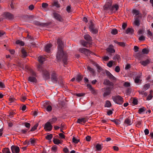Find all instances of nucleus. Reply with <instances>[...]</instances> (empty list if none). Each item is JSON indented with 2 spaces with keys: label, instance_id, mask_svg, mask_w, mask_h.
<instances>
[{
  "label": "nucleus",
  "instance_id": "5fc2aeb1",
  "mask_svg": "<svg viewBox=\"0 0 153 153\" xmlns=\"http://www.w3.org/2000/svg\"><path fill=\"white\" fill-rule=\"evenodd\" d=\"M35 23L36 25H39L41 26H44L45 24L43 23H41L40 22L38 21L35 22Z\"/></svg>",
  "mask_w": 153,
  "mask_h": 153
},
{
  "label": "nucleus",
  "instance_id": "2f4dec72",
  "mask_svg": "<svg viewBox=\"0 0 153 153\" xmlns=\"http://www.w3.org/2000/svg\"><path fill=\"white\" fill-rule=\"evenodd\" d=\"M16 43L17 44H19L22 46H23L24 45V43L23 42L20 40H17L16 41Z\"/></svg>",
  "mask_w": 153,
  "mask_h": 153
},
{
  "label": "nucleus",
  "instance_id": "f3484780",
  "mask_svg": "<svg viewBox=\"0 0 153 153\" xmlns=\"http://www.w3.org/2000/svg\"><path fill=\"white\" fill-rule=\"evenodd\" d=\"M119 7V5L117 4H115L112 6H111L110 10L112 12H115L118 10Z\"/></svg>",
  "mask_w": 153,
  "mask_h": 153
},
{
  "label": "nucleus",
  "instance_id": "e2e57ef3",
  "mask_svg": "<svg viewBox=\"0 0 153 153\" xmlns=\"http://www.w3.org/2000/svg\"><path fill=\"white\" fill-rule=\"evenodd\" d=\"M130 85V83L128 82H125L124 84V86L126 87H129Z\"/></svg>",
  "mask_w": 153,
  "mask_h": 153
},
{
  "label": "nucleus",
  "instance_id": "bb28decb",
  "mask_svg": "<svg viewBox=\"0 0 153 153\" xmlns=\"http://www.w3.org/2000/svg\"><path fill=\"white\" fill-rule=\"evenodd\" d=\"M21 52L22 54V56L25 57L27 56V53L26 51V50L24 49H22L21 50Z\"/></svg>",
  "mask_w": 153,
  "mask_h": 153
},
{
  "label": "nucleus",
  "instance_id": "79ce46f5",
  "mask_svg": "<svg viewBox=\"0 0 153 153\" xmlns=\"http://www.w3.org/2000/svg\"><path fill=\"white\" fill-rule=\"evenodd\" d=\"M87 69L92 74H94L95 73V71H94V70L90 67L89 66L88 67Z\"/></svg>",
  "mask_w": 153,
  "mask_h": 153
},
{
  "label": "nucleus",
  "instance_id": "69168bd1",
  "mask_svg": "<svg viewBox=\"0 0 153 153\" xmlns=\"http://www.w3.org/2000/svg\"><path fill=\"white\" fill-rule=\"evenodd\" d=\"M118 45L122 47H124L126 46V43L124 42H119Z\"/></svg>",
  "mask_w": 153,
  "mask_h": 153
},
{
  "label": "nucleus",
  "instance_id": "4be33fe9",
  "mask_svg": "<svg viewBox=\"0 0 153 153\" xmlns=\"http://www.w3.org/2000/svg\"><path fill=\"white\" fill-rule=\"evenodd\" d=\"M38 60L40 63L42 64L45 60V58L44 56H40L38 57Z\"/></svg>",
  "mask_w": 153,
  "mask_h": 153
},
{
  "label": "nucleus",
  "instance_id": "c03bdc74",
  "mask_svg": "<svg viewBox=\"0 0 153 153\" xmlns=\"http://www.w3.org/2000/svg\"><path fill=\"white\" fill-rule=\"evenodd\" d=\"M81 44L84 47H87L86 46L87 45L88 43V42H86L84 40H82L81 42Z\"/></svg>",
  "mask_w": 153,
  "mask_h": 153
},
{
  "label": "nucleus",
  "instance_id": "aec40b11",
  "mask_svg": "<svg viewBox=\"0 0 153 153\" xmlns=\"http://www.w3.org/2000/svg\"><path fill=\"white\" fill-rule=\"evenodd\" d=\"M51 46L52 45L50 44L47 45L45 47V51L48 53L50 51L51 48Z\"/></svg>",
  "mask_w": 153,
  "mask_h": 153
},
{
  "label": "nucleus",
  "instance_id": "09e8293b",
  "mask_svg": "<svg viewBox=\"0 0 153 153\" xmlns=\"http://www.w3.org/2000/svg\"><path fill=\"white\" fill-rule=\"evenodd\" d=\"M36 139H35L34 138L33 139L31 138L30 140V142L32 145H34L36 143Z\"/></svg>",
  "mask_w": 153,
  "mask_h": 153
},
{
  "label": "nucleus",
  "instance_id": "5701e85b",
  "mask_svg": "<svg viewBox=\"0 0 153 153\" xmlns=\"http://www.w3.org/2000/svg\"><path fill=\"white\" fill-rule=\"evenodd\" d=\"M134 31V30L133 29L130 28H128L126 31V34H133Z\"/></svg>",
  "mask_w": 153,
  "mask_h": 153
},
{
  "label": "nucleus",
  "instance_id": "603ef678",
  "mask_svg": "<svg viewBox=\"0 0 153 153\" xmlns=\"http://www.w3.org/2000/svg\"><path fill=\"white\" fill-rule=\"evenodd\" d=\"M24 125L25 126L28 128H29L30 126V123H27L25 122L24 123Z\"/></svg>",
  "mask_w": 153,
  "mask_h": 153
},
{
  "label": "nucleus",
  "instance_id": "9b49d317",
  "mask_svg": "<svg viewBox=\"0 0 153 153\" xmlns=\"http://www.w3.org/2000/svg\"><path fill=\"white\" fill-rule=\"evenodd\" d=\"M44 106L46 109L47 111H51L52 110V107L51 105L49 104V102H47L44 104Z\"/></svg>",
  "mask_w": 153,
  "mask_h": 153
},
{
  "label": "nucleus",
  "instance_id": "f257e3e1",
  "mask_svg": "<svg viewBox=\"0 0 153 153\" xmlns=\"http://www.w3.org/2000/svg\"><path fill=\"white\" fill-rule=\"evenodd\" d=\"M58 45V51L56 55V58L59 61L62 60L64 64H67L68 58L66 53L63 51V45L62 41L60 39L57 40Z\"/></svg>",
  "mask_w": 153,
  "mask_h": 153
},
{
  "label": "nucleus",
  "instance_id": "39448f33",
  "mask_svg": "<svg viewBox=\"0 0 153 153\" xmlns=\"http://www.w3.org/2000/svg\"><path fill=\"white\" fill-rule=\"evenodd\" d=\"M79 51L81 53H84L87 56H88L90 54H93V53L91 52L89 50L85 48H80Z\"/></svg>",
  "mask_w": 153,
  "mask_h": 153
},
{
  "label": "nucleus",
  "instance_id": "a18cd8bd",
  "mask_svg": "<svg viewBox=\"0 0 153 153\" xmlns=\"http://www.w3.org/2000/svg\"><path fill=\"white\" fill-rule=\"evenodd\" d=\"M90 31L94 34L97 33L98 32V30L97 29L95 28L90 30Z\"/></svg>",
  "mask_w": 153,
  "mask_h": 153
},
{
  "label": "nucleus",
  "instance_id": "a19ab883",
  "mask_svg": "<svg viewBox=\"0 0 153 153\" xmlns=\"http://www.w3.org/2000/svg\"><path fill=\"white\" fill-rule=\"evenodd\" d=\"M53 141L54 143L56 144H58L60 143V141L59 140L55 139L54 138H53Z\"/></svg>",
  "mask_w": 153,
  "mask_h": 153
},
{
  "label": "nucleus",
  "instance_id": "6ab92c4d",
  "mask_svg": "<svg viewBox=\"0 0 153 153\" xmlns=\"http://www.w3.org/2000/svg\"><path fill=\"white\" fill-rule=\"evenodd\" d=\"M28 80L29 81L33 83H36L37 81L36 77L32 76H30L28 77Z\"/></svg>",
  "mask_w": 153,
  "mask_h": 153
},
{
  "label": "nucleus",
  "instance_id": "72a5a7b5",
  "mask_svg": "<svg viewBox=\"0 0 153 153\" xmlns=\"http://www.w3.org/2000/svg\"><path fill=\"white\" fill-rule=\"evenodd\" d=\"M30 76H32L36 77V73L32 70L30 71Z\"/></svg>",
  "mask_w": 153,
  "mask_h": 153
},
{
  "label": "nucleus",
  "instance_id": "4c0bfd02",
  "mask_svg": "<svg viewBox=\"0 0 153 153\" xmlns=\"http://www.w3.org/2000/svg\"><path fill=\"white\" fill-rule=\"evenodd\" d=\"M53 6H55L57 8L60 7V4L58 3L57 2L54 1L52 4Z\"/></svg>",
  "mask_w": 153,
  "mask_h": 153
},
{
  "label": "nucleus",
  "instance_id": "a878e982",
  "mask_svg": "<svg viewBox=\"0 0 153 153\" xmlns=\"http://www.w3.org/2000/svg\"><path fill=\"white\" fill-rule=\"evenodd\" d=\"M138 16H137L135 20L134 21V24L137 26H138L140 25V20L138 19V18H137Z\"/></svg>",
  "mask_w": 153,
  "mask_h": 153
},
{
  "label": "nucleus",
  "instance_id": "7ed1b4c3",
  "mask_svg": "<svg viewBox=\"0 0 153 153\" xmlns=\"http://www.w3.org/2000/svg\"><path fill=\"white\" fill-rule=\"evenodd\" d=\"M112 98L113 101L118 104L122 105L123 102V98L119 95L112 96Z\"/></svg>",
  "mask_w": 153,
  "mask_h": 153
},
{
  "label": "nucleus",
  "instance_id": "c756f323",
  "mask_svg": "<svg viewBox=\"0 0 153 153\" xmlns=\"http://www.w3.org/2000/svg\"><path fill=\"white\" fill-rule=\"evenodd\" d=\"M2 151L3 153H11L10 149L8 148H5L3 149Z\"/></svg>",
  "mask_w": 153,
  "mask_h": 153
},
{
  "label": "nucleus",
  "instance_id": "680f3d73",
  "mask_svg": "<svg viewBox=\"0 0 153 153\" xmlns=\"http://www.w3.org/2000/svg\"><path fill=\"white\" fill-rule=\"evenodd\" d=\"M134 82L136 83H138L141 82V80L139 79L135 78L134 80Z\"/></svg>",
  "mask_w": 153,
  "mask_h": 153
},
{
  "label": "nucleus",
  "instance_id": "49530a36",
  "mask_svg": "<svg viewBox=\"0 0 153 153\" xmlns=\"http://www.w3.org/2000/svg\"><path fill=\"white\" fill-rule=\"evenodd\" d=\"M111 33L112 34L116 35L117 33V30L115 28L113 29L112 30Z\"/></svg>",
  "mask_w": 153,
  "mask_h": 153
},
{
  "label": "nucleus",
  "instance_id": "0e129e2a",
  "mask_svg": "<svg viewBox=\"0 0 153 153\" xmlns=\"http://www.w3.org/2000/svg\"><path fill=\"white\" fill-rule=\"evenodd\" d=\"M15 100H16L13 97H10L9 98V100L10 101V103L14 102Z\"/></svg>",
  "mask_w": 153,
  "mask_h": 153
},
{
  "label": "nucleus",
  "instance_id": "1a4fd4ad",
  "mask_svg": "<svg viewBox=\"0 0 153 153\" xmlns=\"http://www.w3.org/2000/svg\"><path fill=\"white\" fill-rule=\"evenodd\" d=\"M57 75L54 72H53L51 75V79L54 83H56L57 82L58 79Z\"/></svg>",
  "mask_w": 153,
  "mask_h": 153
},
{
  "label": "nucleus",
  "instance_id": "13d9d810",
  "mask_svg": "<svg viewBox=\"0 0 153 153\" xmlns=\"http://www.w3.org/2000/svg\"><path fill=\"white\" fill-rule=\"evenodd\" d=\"M108 78L112 81H114L116 80V78L112 75H110V76L108 77Z\"/></svg>",
  "mask_w": 153,
  "mask_h": 153
},
{
  "label": "nucleus",
  "instance_id": "6e6552de",
  "mask_svg": "<svg viewBox=\"0 0 153 153\" xmlns=\"http://www.w3.org/2000/svg\"><path fill=\"white\" fill-rule=\"evenodd\" d=\"M11 149L12 153H19L20 152L19 148L17 146H12L11 147Z\"/></svg>",
  "mask_w": 153,
  "mask_h": 153
},
{
  "label": "nucleus",
  "instance_id": "864d4df0",
  "mask_svg": "<svg viewBox=\"0 0 153 153\" xmlns=\"http://www.w3.org/2000/svg\"><path fill=\"white\" fill-rule=\"evenodd\" d=\"M142 52L144 54H148L149 51L146 48H144L142 50Z\"/></svg>",
  "mask_w": 153,
  "mask_h": 153
},
{
  "label": "nucleus",
  "instance_id": "412c9836",
  "mask_svg": "<svg viewBox=\"0 0 153 153\" xmlns=\"http://www.w3.org/2000/svg\"><path fill=\"white\" fill-rule=\"evenodd\" d=\"M146 111V108L143 107H142L141 108L139 109L138 112L140 114H143L144 113V112Z\"/></svg>",
  "mask_w": 153,
  "mask_h": 153
},
{
  "label": "nucleus",
  "instance_id": "c85d7f7f",
  "mask_svg": "<svg viewBox=\"0 0 153 153\" xmlns=\"http://www.w3.org/2000/svg\"><path fill=\"white\" fill-rule=\"evenodd\" d=\"M96 147L97 149V150L98 151H100L102 149V146L101 145L99 144H97Z\"/></svg>",
  "mask_w": 153,
  "mask_h": 153
},
{
  "label": "nucleus",
  "instance_id": "58836bf2",
  "mask_svg": "<svg viewBox=\"0 0 153 153\" xmlns=\"http://www.w3.org/2000/svg\"><path fill=\"white\" fill-rule=\"evenodd\" d=\"M52 137L53 135L52 134L48 135L45 136V138L48 140H51Z\"/></svg>",
  "mask_w": 153,
  "mask_h": 153
},
{
  "label": "nucleus",
  "instance_id": "6e6d98bb",
  "mask_svg": "<svg viewBox=\"0 0 153 153\" xmlns=\"http://www.w3.org/2000/svg\"><path fill=\"white\" fill-rule=\"evenodd\" d=\"M137 102L138 101L137 99L134 98L133 99L132 103L134 105H137Z\"/></svg>",
  "mask_w": 153,
  "mask_h": 153
},
{
  "label": "nucleus",
  "instance_id": "423d86ee",
  "mask_svg": "<svg viewBox=\"0 0 153 153\" xmlns=\"http://www.w3.org/2000/svg\"><path fill=\"white\" fill-rule=\"evenodd\" d=\"M53 17L56 20L59 22H62V18L61 15L55 12L53 13Z\"/></svg>",
  "mask_w": 153,
  "mask_h": 153
},
{
  "label": "nucleus",
  "instance_id": "774afa93",
  "mask_svg": "<svg viewBox=\"0 0 153 153\" xmlns=\"http://www.w3.org/2000/svg\"><path fill=\"white\" fill-rule=\"evenodd\" d=\"M120 70L119 67L118 66H116L115 68V71L117 72H119Z\"/></svg>",
  "mask_w": 153,
  "mask_h": 153
},
{
  "label": "nucleus",
  "instance_id": "393cba45",
  "mask_svg": "<svg viewBox=\"0 0 153 153\" xmlns=\"http://www.w3.org/2000/svg\"><path fill=\"white\" fill-rule=\"evenodd\" d=\"M107 51L108 53H110L109 54V56H111L112 55L111 53H114L115 52L113 48H107Z\"/></svg>",
  "mask_w": 153,
  "mask_h": 153
},
{
  "label": "nucleus",
  "instance_id": "de8ad7c7",
  "mask_svg": "<svg viewBox=\"0 0 153 153\" xmlns=\"http://www.w3.org/2000/svg\"><path fill=\"white\" fill-rule=\"evenodd\" d=\"M132 13L134 14L136 16L138 15L139 13V11L135 9H134L132 10Z\"/></svg>",
  "mask_w": 153,
  "mask_h": 153
},
{
  "label": "nucleus",
  "instance_id": "cd10ccee",
  "mask_svg": "<svg viewBox=\"0 0 153 153\" xmlns=\"http://www.w3.org/2000/svg\"><path fill=\"white\" fill-rule=\"evenodd\" d=\"M58 78H59V79H58L57 82L61 85H62L63 84V82L62 77L59 76L58 77Z\"/></svg>",
  "mask_w": 153,
  "mask_h": 153
},
{
  "label": "nucleus",
  "instance_id": "f8f14e48",
  "mask_svg": "<svg viewBox=\"0 0 153 153\" xmlns=\"http://www.w3.org/2000/svg\"><path fill=\"white\" fill-rule=\"evenodd\" d=\"M132 124L131 120L129 117L126 119L125 120L124 125L126 126H130Z\"/></svg>",
  "mask_w": 153,
  "mask_h": 153
},
{
  "label": "nucleus",
  "instance_id": "9d476101",
  "mask_svg": "<svg viewBox=\"0 0 153 153\" xmlns=\"http://www.w3.org/2000/svg\"><path fill=\"white\" fill-rule=\"evenodd\" d=\"M53 126L49 122L45 123L44 126V129L46 131H50L52 128Z\"/></svg>",
  "mask_w": 153,
  "mask_h": 153
},
{
  "label": "nucleus",
  "instance_id": "2eb2a0df",
  "mask_svg": "<svg viewBox=\"0 0 153 153\" xmlns=\"http://www.w3.org/2000/svg\"><path fill=\"white\" fill-rule=\"evenodd\" d=\"M4 15L6 19H11L13 18V15L10 13L8 12H5L4 13Z\"/></svg>",
  "mask_w": 153,
  "mask_h": 153
},
{
  "label": "nucleus",
  "instance_id": "0eeeda50",
  "mask_svg": "<svg viewBox=\"0 0 153 153\" xmlns=\"http://www.w3.org/2000/svg\"><path fill=\"white\" fill-rule=\"evenodd\" d=\"M112 5V2L111 1H109L106 2L104 6V9L105 10H111V7Z\"/></svg>",
  "mask_w": 153,
  "mask_h": 153
},
{
  "label": "nucleus",
  "instance_id": "a211bd4d",
  "mask_svg": "<svg viewBox=\"0 0 153 153\" xmlns=\"http://www.w3.org/2000/svg\"><path fill=\"white\" fill-rule=\"evenodd\" d=\"M86 120L85 118L78 119L77 121V123L82 125H84L86 122Z\"/></svg>",
  "mask_w": 153,
  "mask_h": 153
},
{
  "label": "nucleus",
  "instance_id": "dca6fc26",
  "mask_svg": "<svg viewBox=\"0 0 153 153\" xmlns=\"http://www.w3.org/2000/svg\"><path fill=\"white\" fill-rule=\"evenodd\" d=\"M104 84L105 85H108L109 87H113L114 84L113 82H110L108 80L105 79L104 80Z\"/></svg>",
  "mask_w": 153,
  "mask_h": 153
},
{
  "label": "nucleus",
  "instance_id": "e433bc0d",
  "mask_svg": "<svg viewBox=\"0 0 153 153\" xmlns=\"http://www.w3.org/2000/svg\"><path fill=\"white\" fill-rule=\"evenodd\" d=\"M111 106V104L110 101L109 100H106V101L105 107H110Z\"/></svg>",
  "mask_w": 153,
  "mask_h": 153
},
{
  "label": "nucleus",
  "instance_id": "338daca9",
  "mask_svg": "<svg viewBox=\"0 0 153 153\" xmlns=\"http://www.w3.org/2000/svg\"><path fill=\"white\" fill-rule=\"evenodd\" d=\"M15 114V113L13 111H11L10 112V114L9 115V116L10 118H12L13 116V115Z\"/></svg>",
  "mask_w": 153,
  "mask_h": 153
},
{
  "label": "nucleus",
  "instance_id": "37998d69",
  "mask_svg": "<svg viewBox=\"0 0 153 153\" xmlns=\"http://www.w3.org/2000/svg\"><path fill=\"white\" fill-rule=\"evenodd\" d=\"M150 87V85L149 84H145L143 87V90L145 91L146 90L149 89V88Z\"/></svg>",
  "mask_w": 153,
  "mask_h": 153
},
{
  "label": "nucleus",
  "instance_id": "7c9ffc66",
  "mask_svg": "<svg viewBox=\"0 0 153 153\" xmlns=\"http://www.w3.org/2000/svg\"><path fill=\"white\" fill-rule=\"evenodd\" d=\"M82 76H81V75H78L77 76V77L76 78V80L77 81L79 82L82 80Z\"/></svg>",
  "mask_w": 153,
  "mask_h": 153
},
{
  "label": "nucleus",
  "instance_id": "f03ea898",
  "mask_svg": "<svg viewBox=\"0 0 153 153\" xmlns=\"http://www.w3.org/2000/svg\"><path fill=\"white\" fill-rule=\"evenodd\" d=\"M37 68L38 71L42 72L43 77L45 79H48L50 78L49 72L43 67L42 64L38 65Z\"/></svg>",
  "mask_w": 153,
  "mask_h": 153
},
{
  "label": "nucleus",
  "instance_id": "3c124183",
  "mask_svg": "<svg viewBox=\"0 0 153 153\" xmlns=\"http://www.w3.org/2000/svg\"><path fill=\"white\" fill-rule=\"evenodd\" d=\"M111 121L114 122L116 125H118L120 124V123L119 122V121L118 120H111Z\"/></svg>",
  "mask_w": 153,
  "mask_h": 153
},
{
  "label": "nucleus",
  "instance_id": "b1692460",
  "mask_svg": "<svg viewBox=\"0 0 153 153\" xmlns=\"http://www.w3.org/2000/svg\"><path fill=\"white\" fill-rule=\"evenodd\" d=\"M85 39L87 41L90 42L92 40V38L88 34H86L84 36Z\"/></svg>",
  "mask_w": 153,
  "mask_h": 153
},
{
  "label": "nucleus",
  "instance_id": "473e14b6",
  "mask_svg": "<svg viewBox=\"0 0 153 153\" xmlns=\"http://www.w3.org/2000/svg\"><path fill=\"white\" fill-rule=\"evenodd\" d=\"M57 120V118L55 117L51 119H50L49 120V122H50L51 123H55Z\"/></svg>",
  "mask_w": 153,
  "mask_h": 153
},
{
  "label": "nucleus",
  "instance_id": "f704fd0d",
  "mask_svg": "<svg viewBox=\"0 0 153 153\" xmlns=\"http://www.w3.org/2000/svg\"><path fill=\"white\" fill-rule=\"evenodd\" d=\"M66 10L68 13H70L72 12V10L71 9V5L68 6L66 7Z\"/></svg>",
  "mask_w": 153,
  "mask_h": 153
},
{
  "label": "nucleus",
  "instance_id": "ea45409f",
  "mask_svg": "<svg viewBox=\"0 0 153 153\" xmlns=\"http://www.w3.org/2000/svg\"><path fill=\"white\" fill-rule=\"evenodd\" d=\"M38 123L36 124L33 127L31 128L30 130V131H33L36 130L38 126Z\"/></svg>",
  "mask_w": 153,
  "mask_h": 153
},
{
  "label": "nucleus",
  "instance_id": "c9c22d12",
  "mask_svg": "<svg viewBox=\"0 0 153 153\" xmlns=\"http://www.w3.org/2000/svg\"><path fill=\"white\" fill-rule=\"evenodd\" d=\"M90 24L89 25V28L90 29V30H91L92 29L94 28V24L93 23L92 21H90Z\"/></svg>",
  "mask_w": 153,
  "mask_h": 153
},
{
  "label": "nucleus",
  "instance_id": "8fccbe9b",
  "mask_svg": "<svg viewBox=\"0 0 153 153\" xmlns=\"http://www.w3.org/2000/svg\"><path fill=\"white\" fill-rule=\"evenodd\" d=\"M73 142L75 143H77L79 141V139H77L74 137H73L72 139Z\"/></svg>",
  "mask_w": 153,
  "mask_h": 153
},
{
  "label": "nucleus",
  "instance_id": "4d7b16f0",
  "mask_svg": "<svg viewBox=\"0 0 153 153\" xmlns=\"http://www.w3.org/2000/svg\"><path fill=\"white\" fill-rule=\"evenodd\" d=\"M48 6V4L47 3H43L42 4V7L44 8H46Z\"/></svg>",
  "mask_w": 153,
  "mask_h": 153
},
{
  "label": "nucleus",
  "instance_id": "ddd939ff",
  "mask_svg": "<svg viewBox=\"0 0 153 153\" xmlns=\"http://www.w3.org/2000/svg\"><path fill=\"white\" fill-rule=\"evenodd\" d=\"M150 59H147L145 60H141L140 61V63L144 66H146L149 64L150 62Z\"/></svg>",
  "mask_w": 153,
  "mask_h": 153
},
{
  "label": "nucleus",
  "instance_id": "20e7f679",
  "mask_svg": "<svg viewBox=\"0 0 153 153\" xmlns=\"http://www.w3.org/2000/svg\"><path fill=\"white\" fill-rule=\"evenodd\" d=\"M113 87H108L104 88V92L103 94L104 97H105L111 94V91Z\"/></svg>",
  "mask_w": 153,
  "mask_h": 153
},
{
  "label": "nucleus",
  "instance_id": "052dcab7",
  "mask_svg": "<svg viewBox=\"0 0 153 153\" xmlns=\"http://www.w3.org/2000/svg\"><path fill=\"white\" fill-rule=\"evenodd\" d=\"M113 65V62L112 61H110L107 64V65L109 67H111Z\"/></svg>",
  "mask_w": 153,
  "mask_h": 153
},
{
  "label": "nucleus",
  "instance_id": "bf43d9fd",
  "mask_svg": "<svg viewBox=\"0 0 153 153\" xmlns=\"http://www.w3.org/2000/svg\"><path fill=\"white\" fill-rule=\"evenodd\" d=\"M147 35H148V36L149 37H150L152 36V33L150 31V30H147Z\"/></svg>",
  "mask_w": 153,
  "mask_h": 153
},
{
  "label": "nucleus",
  "instance_id": "4468645a",
  "mask_svg": "<svg viewBox=\"0 0 153 153\" xmlns=\"http://www.w3.org/2000/svg\"><path fill=\"white\" fill-rule=\"evenodd\" d=\"M87 86L93 94L95 95L97 94V91L92 87L90 84H88Z\"/></svg>",
  "mask_w": 153,
  "mask_h": 153
}]
</instances>
